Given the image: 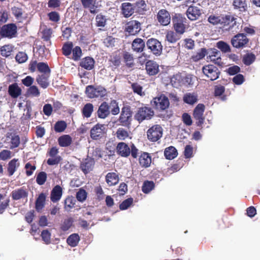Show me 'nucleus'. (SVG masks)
<instances>
[{"mask_svg":"<svg viewBox=\"0 0 260 260\" xmlns=\"http://www.w3.org/2000/svg\"><path fill=\"white\" fill-rule=\"evenodd\" d=\"M86 94L89 98H102L107 94V91L102 86L89 85L86 88Z\"/></svg>","mask_w":260,"mask_h":260,"instance_id":"f257e3e1","label":"nucleus"},{"mask_svg":"<svg viewBox=\"0 0 260 260\" xmlns=\"http://www.w3.org/2000/svg\"><path fill=\"white\" fill-rule=\"evenodd\" d=\"M154 115L153 111L149 107H142L138 109L135 118L139 122L151 119Z\"/></svg>","mask_w":260,"mask_h":260,"instance_id":"f03ea898","label":"nucleus"},{"mask_svg":"<svg viewBox=\"0 0 260 260\" xmlns=\"http://www.w3.org/2000/svg\"><path fill=\"white\" fill-rule=\"evenodd\" d=\"M202 71L204 74L211 81L218 79L220 73L218 69L213 64L204 66Z\"/></svg>","mask_w":260,"mask_h":260,"instance_id":"7ed1b4c3","label":"nucleus"},{"mask_svg":"<svg viewBox=\"0 0 260 260\" xmlns=\"http://www.w3.org/2000/svg\"><path fill=\"white\" fill-rule=\"evenodd\" d=\"M146 46L150 52L156 56L160 55L162 52V46L161 43L156 39H148L146 42Z\"/></svg>","mask_w":260,"mask_h":260,"instance_id":"20e7f679","label":"nucleus"},{"mask_svg":"<svg viewBox=\"0 0 260 260\" xmlns=\"http://www.w3.org/2000/svg\"><path fill=\"white\" fill-rule=\"evenodd\" d=\"M147 134L149 140L156 142L162 137V129L159 125H155L148 130Z\"/></svg>","mask_w":260,"mask_h":260,"instance_id":"39448f33","label":"nucleus"},{"mask_svg":"<svg viewBox=\"0 0 260 260\" xmlns=\"http://www.w3.org/2000/svg\"><path fill=\"white\" fill-rule=\"evenodd\" d=\"M151 104L156 109L160 110H164L167 109L170 105L168 98L163 95L154 98L151 102Z\"/></svg>","mask_w":260,"mask_h":260,"instance_id":"423d86ee","label":"nucleus"},{"mask_svg":"<svg viewBox=\"0 0 260 260\" xmlns=\"http://www.w3.org/2000/svg\"><path fill=\"white\" fill-rule=\"evenodd\" d=\"M248 41L249 40L246 35L238 34L231 39V44L235 48H241L245 47Z\"/></svg>","mask_w":260,"mask_h":260,"instance_id":"0eeeda50","label":"nucleus"},{"mask_svg":"<svg viewBox=\"0 0 260 260\" xmlns=\"http://www.w3.org/2000/svg\"><path fill=\"white\" fill-rule=\"evenodd\" d=\"M224 21L223 24L229 26L226 29L232 32H237L238 30L240 23L238 21L237 18L231 15H225Z\"/></svg>","mask_w":260,"mask_h":260,"instance_id":"6e6552de","label":"nucleus"},{"mask_svg":"<svg viewBox=\"0 0 260 260\" xmlns=\"http://www.w3.org/2000/svg\"><path fill=\"white\" fill-rule=\"evenodd\" d=\"M17 27L14 24L4 25L1 29L0 34L3 37L12 38L16 36Z\"/></svg>","mask_w":260,"mask_h":260,"instance_id":"1a4fd4ad","label":"nucleus"},{"mask_svg":"<svg viewBox=\"0 0 260 260\" xmlns=\"http://www.w3.org/2000/svg\"><path fill=\"white\" fill-rule=\"evenodd\" d=\"M106 133V127L104 124H97L90 130V137L93 140L101 138Z\"/></svg>","mask_w":260,"mask_h":260,"instance_id":"9d476101","label":"nucleus"},{"mask_svg":"<svg viewBox=\"0 0 260 260\" xmlns=\"http://www.w3.org/2000/svg\"><path fill=\"white\" fill-rule=\"evenodd\" d=\"M205 111V106L203 104H198L193 111V117L198 120L197 124L198 126H201L204 121L203 114Z\"/></svg>","mask_w":260,"mask_h":260,"instance_id":"9b49d317","label":"nucleus"},{"mask_svg":"<svg viewBox=\"0 0 260 260\" xmlns=\"http://www.w3.org/2000/svg\"><path fill=\"white\" fill-rule=\"evenodd\" d=\"M158 21L162 25H168L171 21V16L169 13L166 10H159L157 15Z\"/></svg>","mask_w":260,"mask_h":260,"instance_id":"f8f14e48","label":"nucleus"},{"mask_svg":"<svg viewBox=\"0 0 260 260\" xmlns=\"http://www.w3.org/2000/svg\"><path fill=\"white\" fill-rule=\"evenodd\" d=\"M141 23L136 20H132L127 23L126 30L131 35H135L141 30Z\"/></svg>","mask_w":260,"mask_h":260,"instance_id":"ddd939ff","label":"nucleus"},{"mask_svg":"<svg viewBox=\"0 0 260 260\" xmlns=\"http://www.w3.org/2000/svg\"><path fill=\"white\" fill-rule=\"evenodd\" d=\"M145 69L147 74L154 76L159 72V65L153 60H148L145 64Z\"/></svg>","mask_w":260,"mask_h":260,"instance_id":"4468645a","label":"nucleus"},{"mask_svg":"<svg viewBox=\"0 0 260 260\" xmlns=\"http://www.w3.org/2000/svg\"><path fill=\"white\" fill-rule=\"evenodd\" d=\"M6 141L11 144L10 149H14L20 144L19 136L15 133H8L6 135Z\"/></svg>","mask_w":260,"mask_h":260,"instance_id":"2eb2a0df","label":"nucleus"},{"mask_svg":"<svg viewBox=\"0 0 260 260\" xmlns=\"http://www.w3.org/2000/svg\"><path fill=\"white\" fill-rule=\"evenodd\" d=\"M186 15L188 19L193 21L198 19L201 15L200 9L195 6H190L186 11Z\"/></svg>","mask_w":260,"mask_h":260,"instance_id":"dca6fc26","label":"nucleus"},{"mask_svg":"<svg viewBox=\"0 0 260 260\" xmlns=\"http://www.w3.org/2000/svg\"><path fill=\"white\" fill-rule=\"evenodd\" d=\"M110 113V107L108 103L106 102L102 103L97 111L98 117L102 119H105L109 115Z\"/></svg>","mask_w":260,"mask_h":260,"instance_id":"f3484780","label":"nucleus"},{"mask_svg":"<svg viewBox=\"0 0 260 260\" xmlns=\"http://www.w3.org/2000/svg\"><path fill=\"white\" fill-rule=\"evenodd\" d=\"M116 151L118 154L122 157H127L131 154L130 148L124 142H120L117 144Z\"/></svg>","mask_w":260,"mask_h":260,"instance_id":"a211bd4d","label":"nucleus"},{"mask_svg":"<svg viewBox=\"0 0 260 260\" xmlns=\"http://www.w3.org/2000/svg\"><path fill=\"white\" fill-rule=\"evenodd\" d=\"M62 195V189L58 185L55 186L51 192L50 199L53 203H56L60 200Z\"/></svg>","mask_w":260,"mask_h":260,"instance_id":"6ab92c4d","label":"nucleus"},{"mask_svg":"<svg viewBox=\"0 0 260 260\" xmlns=\"http://www.w3.org/2000/svg\"><path fill=\"white\" fill-rule=\"evenodd\" d=\"M94 164V161L92 158H87L81 162L80 168L84 174H87L92 170Z\"/></svg>","mask_w":260,"mask_h":260,"instance_id":"aec40b11","label":"nucleus"},{"mask_svg":"<svg viewBox=\"0 0 260 260\" xmlns=\"http://www.w3.org/2000/svg\"><path fill=\"white\" fill-rule=\"evenodd\" d=\"M184 19L182 17L176 18L173 19L174 27L176 32L180 35L185 31V25L183 23Z\"/></svg>","mask_w":260,"mask_h":260,"instance_id":"412c9836","label":"nucleus"},{"mask_svg":"<svg viewBox=\"0 0 260 260\" xmlns=\"http://www.w3.org/2000/svg\"><path fill=\"white\" fill-rule=\"evenodd\" d=\"M49 77L50 74L49 73L42 74L37 76L36 81L41 87L46 88L49 85Z\"/></svg>","mask_w":260,"mask_h":260,"instance_id":"4be33fe9","label":"nucleus"},{"mask_svg":"<svg viewBox=\"0 0 260 260\" xmlns=\"http://www.w3.org/2000/svg\"><path fill=\"white\" fill-rule=\"evenodd\" d=\"M140 165L144 168H148L151 163V157L149 153L144 152L141 154L139 158Z\"/></svg>","mask_w":260,"mask_h":260,"instance_id":"5701e85b","label":"nucleus"},{"mask_svg":"<svg viewBox=\"0 0 260 260\" xmlns=\"http://www.w3.org/2000/svg\"><path fill=\"white\" fill-rule=\"evenodd\" d=\"M121 9L123 14L125 17L131 16L135 10L134 6L129 3H124L122 4Z\"/></svg>","mask_w":260,"mask_h":260,"instance_id":"b1692460","label":"nucleus"},{"mask_svg":"<svg viewBox=\"0 0 260 260\" xmlns=\"http://www.w3.org/2000/svg\"><path fill=\"white\" fill-rule=\"evenodd\" d=\"M131 117L132 114L130 109L128 107H124L122 108L119 120L121 123L126 124Z\"/></svg>","mask_w":260,"mask_h":260,"instance_id":"393cba45","label":"nucleus"},{"mask_svg":"<svg viewBox=\"0 0 260 260\" xmlns=\"http://www.w3.org/2000/svg\"><path fill=\"white\" fill-rule=\"evenodd\" d=\"M8 92L13 98H17L21 94V89L17 83H13L9 86Z\"/></svg>","mask_w":260,"mask_h":260,"instance_id":"a878e982","label":"nucleus"},{"mask_svg":"<svg viewBox=\"0 0 260 260\" xmlns=\"http://www.w3.org/2000/svg\"><path fill=\"white\" fill-rule=\"evenodd\" d=\"M80 65L85 69L90 70L94 67V60L90 57H85L81 61Z\"/></svg>","mask_w":260,"mask_h":260,"instance_id":"bb28decb","label":"nucleus"},{"mask_svg":"<svg viewBox=\"0 0 260 260\" xmlns=\"http://www.w3.org/2000/svg\"><path fill=\"white\" fill-rule=\"evenodd\" d=\"M145 46V44L144 41L140 38H137L135 39L132 43V48L137 52H142Z\"/></svg>","mask_w":260,"mask_h":260,"instance_id":"cd10ccee","label":"nucleus"},{"mask_svg":"<svg viewBox=\"0 0 260 260\" xmlns=\"http://www.w3.org/2000/svg\"><path fill=\"white\" fill-rule=\"evenodd\" d=\"M20 166L18 159L14 158L8 164V172L9 176H12Z\"/></svg>","mask_w":260,"mask_h":260,"instance_id":"c85d7f7f","label":"nucleus"},{"mask_svg":"<svg viewBox=\"0 0 260 260\" xmlns=\"http://www.w3.org/2000/svg\"><path fill=\"white\" fill-rule=\"evenodd\" d=\"M106 181L109 186L115 185L118 182L119 178L115 173H108L106 176Z\"/></svg>","mask_w":260,"mask_h":260,"instance_id":"c756f323","label":"nucleus"},{"mask_svg":"<svg viewBox=\"0 0 260 260\" xmlns=\"http://www.w3.org/2000/svg\"><path fill=\"white\" fill-rule=\"evenodd\" d=\"M164 154L167 159H173L177 156L178 153L174 147L170 146L165 149Z\"/></svg>","mask_w":260,"mask_h":260,"instance_id":"7c9ffc66","label":"nucleus"},{"mask_svg":"<svg viewBox=\"0 0 260 260\" xmlns=\"http://www.w3.org/2000/svg\"><path fill=\"white\" fill-rule=\"evenodd\" d=\"M27 193L26 190L23 188L16 189L12 191V197L14 200H18L21 199L26 198Z\"/></svg>","mask_w":260,"mask_h":260,"instance_id":"2f4dec72","label":"nucleus"},{"mask_svg":"<svg viewBox=\"0 0 260 260\" xmlns=\"http://www.w3.org/2000/svg\"><path fill=\"white\" fill-rule=\"evenodd\" d=\"M46 195L41 193L39 196L36 201V209L38 212H40L45 206Z\"/></svg>","mask_w":260,"mask_h":260,"instance_id":"473e14b6","label":"nucleus"},{"mask_svg":"<svg viewBox=\"0 0 260 260\" xmlns=\"http://www.w3.org/2000/svg\"><path fill=\"white\" fill-rule=\"evenodd\" d=\"M58 142L61 147H68L72 142V138L68 135H64L58 139Z\"/></svg>","mask_w":260,"mask_h":260,"instance_id":"72a5a7b5","label":"nucleus"},{"mask_svg":"<svg viewBox=\"0 0 260 260\" xmlns=\"http://www.w3.org/2000/svg\"><path fill=\"white\" fill-rule=\"evenodd\" d=\"M81 2L84 8L89 9L90 13L93 14L97 13L96 9L94 7V0H81Z\"/></svg>","mask_w":260,"mask_h":260,"instance_id":"f704fd0d","label":"nucleus"},{"mask_svg":"<svg viewBox=\"0 0 260 260\" xmlns=\"http://www.w3.org/2000/svg\"><path fill=\"white\" fill-rule=\"evenodd\" d=\"M180 35L176 32L169 31L167 33L166 39L170 43H174L180 39Z\"/></svg>","mask_w":260,"mask_h":260,"instance_id":"c9c22d12","label":"nucleus"},{"mask_svg":"<svg viewBox=\"0 0 260 260\" xmlns=\"http://www.w3.org/2000/svg\"><path fill=\"white\" fill-rule=\"evenodd\" d=\"M197 96L193 93H187L184 94L183 101L185 103L192 105L197 102Z\"/></svg>","mask_w":260,"mask_h":260,"instance_id":"e433bc0d","label":"nucleus"},{"mask_svg":"<svg viewBox=\"0 0 260 260\" xmlns=\"http://www.w3.org/2000/svg\"><path fill=\"white\" fill-rule=\"evenodd\" d=\"M208 21L213 25L218 24H223L224 21V16H217L215 15H211L208 18Z\"/></svg>","mask_w":260,"mask_h":260,"instance_id":"4c0bfd02","label":"nucleus"},{"mask_svg":"<svg viewBox=\"0 0 260 260\" xmlns=\"http://www.w3.org/2000/svg\"><path fill=\"white\" fill-rule=\"evenodd\" d=\"M93 111V106L92 104H86L82 109V112L84 117L89 118Z\"/></svg>","mask_w":260,"mask_h":260,"instance_id":"58836bf2","label":"nucleus"},{"mask_svg":"<svg viewBox=\"0 0 260 260\" xmlns=\"http://www.w3.org/2000/svg\"><path fill=\"white\" fill-rule=\"evenodd\" d=\"M79 236L77 234H73L70 235L67 239L68 244L72 247L76 246L79 241Z\"/></svg>","mask_w":260,"mask_h":260,"instance_id":"ea45409f","label":"nucleus"},{"mask_svg":"<svg viewBox=\"0 0 260 260\" xmlns=\"http://www.w3.org/2000/svg\"><path fill=\"white\" fill-rule=\"evenodd\" d=\"M134 7L136 10L140 13L147 11V5L143 0H139L137 2Z\"/></svg>","mask_w":260,"mask_h":260,"instance_id":"a19ab883","label":"nucleus"},{"mask_svg":"<svg viewBox=\"0 0 260 260\" xmlns=\"http://www.w3.org/2000/svg\"><path fill=\"white\" fill-rule=\"evenodd\" d=\"M27 95L28 96L38 97L40 95V92L38 87L35 85L30 86L27 90Z\"/></svg>","mask_w":260,"mask_h":260,"instance_id":"79ce46f5","label":"nucleus"},{"mask_svg":"<svg viewBox=\"0 0 260 260\" xmlns=\"http://www.w3.org/2000/svg\"><path fill=\"white\" fill-rule=\"evenodd\" d=\"M233 6L240 11H244L247 7L245 0H234Z\"/></svg>","mask_w":260,"mask_h":260,"instance_id":"37998d69","label":"nucleus"},{"mask_svg":"<svg viewBox=\"0 0 260 260\" xmlns=\"http://www.w3.org/2000/svg\"><path fill=\"white\" fill-rule=\"evenodd\" d=\"M9 200L0 194V214H2L9 206Z\"/></svg>","mask_w":260,"mask_h":260,"instance_id":"c03bdc74","label":"nucleus"},{"mask_svg":"<svg viewBox=\"0 0 260 260\" xmlns=\"http://www.w3.org/2000/svg\"><path fill=\"white\" fill-rule=\"evenodd\" d=\"M206 54V50L205 48H202L197 52L194 53L191 57L194 61H198L203 58Z\"/></svg>","mask_w":260,"mask_h":260,"instance_id":"a18cd8bd","label":"nucleus"},{"mask_svg":"<svg viewBox=\"0 0 260 260\" xmlns=\"http://www.w3.org/2000/svg\"><path fill=\"white\" fill-rule=\"evenodd\" d=\"M117 138L120 140H124L129 137L128 132L123 128H119L116 133Z\"/></svg>","mask_w":260,"mask_h":260,"instance_id":"49530a36","label":"nucleus"},{"mask_svg":"<svg viewBox=\"0 0 260 260\" xmlns=\"http://www.w3.org/2000/svg\"><path fill=\"white\" fill-rule=\"evenodd\" d=\"M67 127V123L64 121H58L54 125V130L56 132L60 133L64 131Z\"/></svg>","mask_w":260,"mask_h":260,"instance_id":"de8ad7c7","label":"nucleus"},{"mask_svg":"<svg viewBox=\"0 0 260 260\" xmlns=\"http://www.w3.org/2000/svg\"><path fill=\"white\" fill-rule=\"evenodd\" d=\"M37 69L42 74L50 73V70L46 63L39 62L37 64Z\"/></svg>","mask_w":260,"mask_h":260,"instance_id":"09e8293b","label":"nucleus"},{"mask_svg":"<svg viewBox=\"0 0 260 260\" xmlns=\"http://www.w3.org/2000/svg\"><path fill=\"white\" fill-rule=\"evenodd\" d=\"M109 106L110 109H111L110 112L113 115H117L119 113L120 109L117 102L115 100L111 101L110 105Z\"/></svg>","mask_w":260,"mask_h":260,"instance_id":"8fccbe9b","label":"nucleus"},{"mask_svg":"<svg viewBox=\"0 0 260 260\" xmlns=\"http://www.w3.org/2000/svg\"><path fill=\"white\" fill-rule=\"evenodd\" d=\"M217 47L223 52H231V47L226 43L219 41L217 43Z\"/></svg>","mask_w":260,"mask_h":260,"instance_id":"3c124183","label":"nucleus"},{"mask_svg":"<svg viewBox=\"0 0 260 260\" xmlns=\"http://www.w3.org/2000/svg\"><path fill=\"white\" fill-rule=\"evenodd\" d=\"M47 179V174L45 172H40L36 178L37 183L40 185H43Z\"/></svg>","mask_w":260,"mask_h":260,"instance_id":"603ef678","label":"nucleus"},{"mask_svg":"<svg viewBox=\"0 0 260 260\" xmlns=\"http://www.w3.org/2000/svg\"><path fill=\"white\" fill-rule=\"evenodd\" d=\"M73 47V45L72 42L65 43L62 48L63 54L66 56L70 55Z\"/></svg>","mask_w":260,"mask_h":260,"instance_id":"864d4df0","label":"nucleus"},{"mask_svg":"<svg viewBox=\"0 0 260 260\" xmlns=\"http://www.w3.org/2000/svg\"><path fill=\"white\" fill-rule=\"evenodd\" d=\"M12 51V46L9 45H5L1 48V54L3 56L8 57L11 54Z\"/></svg>","mask_w":260,"mask_h":260,"instance_id":"5fc2aeb1","label":"nucleus"},{"mask_svg":"<svg viewBox=\"0 0 260 260\" xmlns=\"http://www.w3.org/2000/svg\"><path fill=\"white\" fill-rule=\"evenodd\" d=\"M154 185L152 181H145L142 187V190L144 193L149 192L154 187Z\"/></svg>","mask_w":260,"mask_h":260,"instance_id":"6e6d98bb","label":"nucleus"},{"mask_svg":"<svg viewBox=\"0 0 260 260\" xmlns=\"http://www.w3.org/2000/svg\"><path fill=\"white\" fill-rule=\"evenodd\" d=\"M86 197L87 193L86 191L82 188L79 189V191L76 193V198L78 201L82 202L86 200Z\"/></svg>","mask_w":260,"mask_h":260,"instance_id":"4d7b16f0","label":"nucleus"},{"mask_svg":"<svg viewBox=\"0 0 260 260\" xmlns=\"http://www.w3.org/2000/svg\"><path fill=\"white\" fill-rule=\"evenodd\" d=\"M255 60V56L253 54H247L243 57V62L245 64L249 66Z\"/></svg>","mask_w":260,"mask_h":260,"instance_id":"13d9d810","label":"nucleus"},{"mask_svg":"<svg viewBox=\"0 0 260 260\" xmlns=\"http://www.w3.org/2000/svg\"><path fill=\"white\" fill-rule=\"evenodd\" d=\"M132 88L135 93H136L141 96H143L145 95L144 92L142 91V87L138 83L132 84Z\"/></svg>","mask_w":260,"mask_h":260,"instance_id":"bf43d9fd","label":"nucleus"},{"mask_svg":"<svg viewBox=\"0 0 260 260\" xmlns=\"http://www.w3.org/2000/svg\"><path fill=\"white\" fill-rule=\"evenodd\" d=\"M15 58L19 63H23L27 60V55L24 52H20L16 55Z\"/></svg>","mask_w":260,"mask_h":260,"instance_id":"052dcab7","label":"nucleus"},{"mask_svg":"<svg viewBox=\"0 0 260 260\" xmlns=\"http://www.w3.org/2000/svg\"><path fill=\"white\" fill-rule=\"evenodd\" d=\"M73 59L75 60H78L82 55V51L80 47L76 46L73 49Z\"/></svg>","mask_w":260,"mask_h":260,"instance_id":"680f3d73","label":"nucleus"},{"mask_svg":"<svg viewBox=\"0 0 260 260\" xmlns=\"http://www.w3.org/2000/svg\"><path fill=\"white\" fill-rule=\"evenodd\" d=\"M41 236L43 240L45 242L46 244H48L50 243L51 234L49 232L48 230H43L42 232Z\"/></svg>","mask_w":260,"mask_h":260,"instance_id":"e2e57ef3","label":"nucleus"},{"mask_svg":"<svg viewBox=\"0 0 260 260\" xmlns=\"http://www.w3.org/2000/svg\"><path fill=\"white\" fill-rule=\"evenodd\" d=\"M25 169H26V174L27 176H29L32 174L36 167L35 165H32L30 162H27L25 164Z\"/></svg>","mask_w":260,"mask_h":260,"instance_id":"0e129e2a","label":"nucleus"},{"mask_svg":"<svg viewBox=\"0 0 260 260\" xmlns=\"http://www.w3.org/2000/svg\"><path fill=\"white\" fill-rule=\"evenodd\" d=\"M133 200L132 198H129L125 200H124L122 203L120 205L119 208L121 210H125L127 209L133 203Z\"/></svg>","mask_w":260,"mask_h":260,"instance_id":"69168bd1","label":"nucleus"},{"mask_svg":"<svg viewBox=\"0 0 260 260\" xmlns=\"http://www.w3.org/2000/svg\"><path fill=\"white\" fill-rule=\"evenodd\" d=\"M60 160L61 157L58 155L56 157H51V158H48L47 163L48 165L53 166L57 165Z\"/></svg>","mask_w":260,"mask_h":260,"instance_id":"338daca9","label":"nucleus"},{"mask_svg":"<svg viewBox=\"0 0 260 260\" xmlns=\"http://www.w3.org/2000/svg\"><path fill=\"white\" fill-rule=\"evenodd\" d=\"M96 21L98 26L103 27L106 24V20L103 15H98L96 17Z\"/></svg>","mask_w":260,"mask_h":260,"instance_id":"774afa93","label":"nucleus"}]
</instances>
